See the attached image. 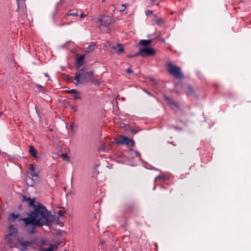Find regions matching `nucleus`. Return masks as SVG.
Instances as JSON below:
<instances>
[{"label":"nucleus","mask_w":251,"mask_h":251,"mask_svg":"<svg viewBox=\"0 0 251 251\" xmlns=\"http://www.w3.org/2000/svg\"><path fill=\"white\" fill-rule=\"evenodd\" d=\"M31 207L33 210L27 213V217L19 219L24 222V229L29 235L36 232L35 227L52 225L55 218V216L51 215L46 207L39 202L36 201Z\"/></svg>","instance_id":"obj_1"},{"label":"nucleus","mask_w":251,"mask_h":251,"mask_svg":"<svg viewBox=\"0 0 251 251\" xmlns=\"http://www.w3.org/2000/svg\"><path fill=\"white\" fill-rule=\"evenodd\" d=\"M94 73L92 71L86 68H83L78 71V73L76 74L74 78V80L76 81L74 82L75 85L78 84H84L88 82L89 81L93 79Z\"/></svg>","instance_id":"obj_2"},{"label":"nucleus","mask_w":251,"mask_h":251,"mask_svg":"<svg viewBox=\"0 0 251 251\" xmlns=\"http://www.w3.org/2000/svg\"><path fill=\"white\" fill-rule=\"evenodd\" d=\"M139 211V208L135 201L126 203L124 205L123 213L125 217H130Z\"/></svg>","instance_id":"obj_3"},{"label":"nucleus","mask_w":251,"mask_h":251,"mask_svg":"<svg viewBox=\"0 0 251 251\" xmlns=\"http://www.w3.org/2000/svg\"><path fill=\"white\" fill-rule=\"evenodd\" d=\"M168 72L176 78L183 79L184 77L180 67L173 64L171 62L168 63Z\"/></svg>","instance_id":"obj_4"},{"label":"nucleus","mask_w":251,"mask_h":251,"mask_svg":"<svg viewBox=\"0 0 251 251\" xmlns=\"http://www.w3.org/2000/svg\"><path fill=\"white\" fill-rule=\"evenodd\" d=\"M139 56H151L155 54V50L151 48H144L140 49L138 51Z\"/></svg>","instance_id":"obj_5"},{"label":"nucleus","mask_w":251,"mask_h":251,"mask_svg":"<svg viewBox=\"0 0 251 251\" xmlns=\"http://www.w3.org/2000/svg\"><path fill=\"white\" fill-rule=\"evenodd\" d=\"M131 139L124 135H121L119 139L115 140V143L117 145H128L130 144Z\"/></svg>","instance_id":"obj_6"},{"label":"nucleus","mask_w":251,"mask_h":251,"mask_svg":"<svg viewBox=\"0 0 251 251\" xmlns=\"http://www.w3.org/2000/svg\"><path fill=\"white\" fill-rule=\"evenodd\" d=\"M9 233L6 235V237L9 239V241L11 242L12 239L9 238V236H13L15 237L17 234V230L14 227V226L13 225H10L9 226Z\"/></svg>","instance_id":"obj_7"},{"label":"nucleus","mask_w":251,"mask_h":251,"mask_svg":"<svg viewBox=\"0 0 251 251\" xmlns=\"http://www.w3.org/2000/svg\"><path fill=\"white\" fill-rule=\"evenodd\" d=\"M114 22V20L110 17L104 16L103 23L100 25L101 26L108 27Z\"/></svg>","instance_id":"obj_8"},{"label":"nucleus","mask_w":251,"mask_h":251,"mask_svg":"<svg viewBox=\"0 0 251 251\" xmlns=\"http://www.w3.org/2000/svg\"><path fill=\"white\" fill-rule=\"evenodd\" d=\"M186 89L187 90L185 91V93L188 97L193 96L196 98H198V95L195 93V91L191 85H188Z\"/></svg>","instance_id":"obj_9"},{"label":"nucleus","mask_w":251,"mask_h":251,"mask_svg":"<svg viewBox=\"0 0 251 251\" xmlns=\"http://www.w3.org/2000/svg\"><path fill=\"white\" fill-rule=\"evenodd\" d=\"M22 201L23 202H27L29 206L30 207H31L33 206V205L36 202V201H35V199H30V197H27L25 195H22Z\"/></svg>","instance_id":"obj_10"},{"label":"nucleus","mask_w":251,"mask_h":251,"mask_svg":"<svg viewBox=\"0 0 251 251\" xmlns=\"http://www.w3.org/2000/svg\"><path fill=\"white\" fill-rule=\"evenodd\" d=\"M85 54L80 55L76 58V69H78L81 66H82L84 63V58Z\"/></svg>","instance_id":"obj_11"},{"label":"nucleus","mask_w":251,"mask_h":251,"mask_svg":"<svg viewBox=\"0 0 251 251\" xmlns=\"http://www.w3.org/2000/svg\"><path fill=\"white\" fill-rule=\"evenodd\" d=\"M19 243L21 246V248H20V250L22 251H25L27 250V247L31 245L32 242L28 241L24 242L19 241Z\"/></svg>","instance_id":"obj_12"},{"label":"nucleus","mask_w":251,"mask_h":251,"mask_svg":"<svg viewBox=\"0 0 251 251\" xmlns=\"http://www.w3.org/2000/svg\"><path fill=\"white\" fill-rule=\"evenodd\" d=\"M164 99L167 100L168 103L170 105H173L174 107H175L177 109L180 108V107L178 103L174 101L173 100L170 99V98L166 95H164Z\"/></svg>","instance_id":"obj_13"},{"label":"nucleus","mask_w":251,"mask_h":251,"mask_svg":"<svg viewBox=\"0 0 251 251\" xmlns=\"http://www.w3.org/2000/svg\"><path fill=\"white\" fill-rule=\"evenodd\" d=\"M25 181L28 186H33L35 183L36 180H34L32 177L26 176L25 178Z\"/></svg>","instance_id":"obj_14"},{"label":"nucleus","mask_w":251,"mask_h":251,"mask_svg":"<svg viewBox=\"0 0 251 251\" xmlns=\"http://www.w3.org/2000/svg\"><path fill=\"white\" fill-rule=\"evenodd\" d=\"M17 219H18L19 221V219H22V218H20V215L19 214H15L14 212L11 213L9 217H8V221H12L14 222Z\"/></svg>","instance_id":"obj_15"},{"label":"nucleus","mask_w":251,"mask_h":251,"mask_svg":"<svg viewBox=\"0 0 251 251\" xmlns=\"http://www.w3.org/2000/svg\"><path fill=\"white\" fill-rule=\"evenodd\" d=\"M118 47L119 48L117 50L116 52L118 55H120L124 51V48L122 47V44L118 43L116 46L113 47L112 49L114 50H116Z\"/></svg>","instance_id":"obj_16"},{"label":"nucleus","mask_w":251,"mask_h":251,"mask_svg":"<svg viewBox=\"0 0 251 251\" xmlns=\"http://www.w3.org/2000/svg\"><path fill=\"white\" fill-rule=\"evenodd\" d=\"M151 40H141L139 42V44L140 45L143 46L145 47V48H148L150 45V44L151 43Z\"/></svg>","instance_id":"obj_17"},{"label":"nucleus","mask_w":251,"mask_h":251,"mask_svg":"<svg viewBox=\"0 0 251 251\" xmlns=\"http://www.w3.org/2000/svg\"><path fill=\"white\" fill-rule=\"evenodd\" d=\"M129 151L131 152H133V153H131V154H130V155L132 158L139 157L140 159L142 160L140 153L138 151H135L132 148L129 149Z\"/></svg>","instance_id":"obj_18"},{"label":"nucleus","mask_w":251,"mask_h":251,"mask_svg":"<svg viewBox=\"0 0 251 251\" xmlns=\"http://www.w3.org/2000/svg\"><path fill=\"white\" fill-rule=\"evenodd\" d=\"M29 150L28 151L29 153L33 157L37 158V151L33 146H29Z\"/></svg>","instance_id":"obj_19"},{"label":"nucleus","mask_w":251,"mask_h":251,"mask_svg":"<svg viewBox=\"0 0 251 251\" xmlns=\"http://www.w3.org/2000/svg\"><path fill=\"white\" fill-rule=\"evenodd\" d=\"M96 45V43H93V42L91 44V45L88 46V47H87L86 50L85 51L84 54H86V53H89L92 52L95 50L94 47Z\"/></svg>","instance_id":"obj_20"},{"label":"nucleus","mask_w":251,"mask_h":251,"mask_svg":"<svg viewBox=\"0 0 251 251\" xmlns=\"http://www.w3.org/2000/svg\"><path fill=\"white\" fill-rule=\"evenodd\" d=\"M55 247L54 244H50L49 248H40L38 251H53Z\"/></svg>","instance_id":"obj_21"},{"label":"nucleus","mask_w":251,"mask_h":251,"mask_svg":"<svg viewBox=\"0 0 251 251\" xmlns=\"http://www.w3.org/2000/svg\"><path fill=\"white\" fill-rule=\"evenodd\" d=\"M25 0H17V4L18 5L17 11L20 8L22 7L23 5L25 4Z\"/></svg>","instance_id":"obj_22"},{"label":"nucleus","mask_w":251,"mask_h":251,"mask_svg":"<svg viewBox=\"0 0 251 251\" xmlns=\"http://www.w3.org/2000/svg\"><path fill=\"white\" fill-rule=\"evenodd\" d=\"M73 99L75 100H80L81 99V94L79 91H77L73 95Z\"/></svg>","instance_id":"obj_23"},{"label":"nucleus","mask_w":251,"mask_h":251,"mask_svg":"<svg viewBox=\"0 0 251 251\" xmlns=\"http://www.w3.org/2000/svg\"><path fill=\"white\" fill-rule=\"evenodd\" d=\"M27 174H29L30 176V177H39V175L38 173H36L35 171H31V172H27Z\"/></svg>","instance_id":"obj_24"},{"label":"nucleus","mask_w":251,"mask_h":251,"mask_svg":"<svg viewBox=\"0 0 251 251\" xmlns=\"http://www.w3.org/2000/svg\"><path fill=\"white\" fill-rule=\"evenodd\" d=\"M155 23L158 25H164V22L162 19L157 18L155 21Z\"/></svg>","instance_id":"obj_25"},{"label":"nucleus","mask_w":251,"mask_h":251,"mask_svg":"<svg viewBox=\"0 0 251 251\" xmlns=\"http://www.w3.org/2000/svg\"><path fill=\"white\" fill-rule=\"evenodd\" d=\"M36 87L43 93H45L46 91V89L44 88L43 86L38 83L36 84Z\"/></svg>","instance_id":"obj_26"},{"label":"nucleus","mask_w":251,"mask_h":251,"mask_svg":"<svg viewBox=\"0 0 251 251\" xmlns=\"http://www.w3.org/2000/svg\"><path fill=\"white\" fill-rule=\"evenodd\" d=\"M67 16H78V13L77 12H74L72 11H70L68 14H67Z\"/></svg>","instance_id":"obj_27"},{"label":"nucleus","mask_w":251,"mask_h":251,"mask_svg":"<svg viewBox=\"0 0 251 251\" xmlns=\"http://www.w3.org/2000/svg\"><path fill=\"white\" fill-rule=\"evenodd\" d=\"M138 54V52H137V53H135V54H128L127 55V57L128 58H133V57H137V56H139Z\"/></svg>","instance_id":"obj_28"},{"label":"nucleus","mask_w":251,"mask_h":251,"mask_svg":"<svg viewBox=\"0 0 251 251\" xmlns=\"http://www.w3.org/2000/svg\"><path fill=\"white\" fill-rule=\"evenodd\" d=\"M130 131H131L133 135H135L137 132V131H136L134 129L130 127V126H128V130Z\"/></svg>","instance_id":"obj_29"},{"label":"nucleus","mask_w":251,"mask_h":251,"mask_svg":"<svg viewBox=\"0 0 251 251\" xmlns=\"http://www.w3.org/2000/svg\"><path fill=\"white\" fill-rule=\"evenodd\" d=\"M120 126H121V127H122L123 128H125L126 130H128V126H129L126 125V124H125L124 123H122L120 125Z\"/></svg>","instance_id":"obj_30"},{"label":"nucleus","mask_w":251,"mask_h":251,"mask_svg":"<svg viewBox=\"0 0 251 251\" xmlns=\"http://www.w3.org/2000/svg\"><path fill=\"white\" fill-rule=\"evenodd\" d=\"M70 128L71 129V130L73 131H76V127L74 126V123H72L70 124Z\"/></svg>","instance_id":"obj_31"},{"label":"nucleus","mask_w":251,"mask_h":251,"mask_svg":"<svg viewBox=\"0 0 251 251\" xmlns=\"http://www.w3.org/2000/svg\"><path fill=\"white\" fill-rule=\"evenodd\" d=\"M77 91H76L75 89H73L70 90H68L66 91V93H72V94H75Z\"/></svg>","instance_id":"obj_32"},{"label":"nucleus","mask_w":251,"mask_h":251,"mask_svg":"<svg viewBox=\"0 0 251 251\" xmlns=\"http://www.w3.org/2000/svg\"><path fill=\"white\" fill-rule=\"evenodd\" d=\"M29 172L35 171L34 164H30L29 165Z\"/></svg>","instance_id":"obj_33"},{"label":"nucleus","mask_w":251,"mask_h":251,"mask_svg":"<svg viewBox=\"0 0 251 251\" xmlns=\"http://www.w3.org/2000/svg\"><path fill=\"white\" fill-rule=\"evenodd\" d=\"M69 107L71 110H73L75 112H76L77 111V109L75 106L70 105Z\"/></svg>","instance_id":"obj_34"},{"label":"nucleus","mask_w":251,"mask_h":251,"mask_svg":"<svg viewBox=\"0 0 251 251\" xmlns=\"http://www.w3.org/2000/svg\"><path fill=\"white\" fill-rule=\"evenodd\" d=\"M165 178V176L164 175H158L155 177V180L163 179Z\"/></svg>","instance_id":"obj_35"},{"label":"nucleus","mask_w":251,"mask_h":251,"mask_svg":"<svg viewBox=\"0 0 251 251\" xmlns=\"http://www.w3.org/2000/svg\"><path fill=\"white\" fill-rule=\"evenodd\" d=\"M126 73L128 74H130L133 73V71L130 68H128L126 71Z\"/></svg>","instance_id":"obj_36"},{"label":"nucleus","mask_w":251,"mask_h":251,"mask_svg":"<svg viewBox=\"0 0 251 251\" xmlns=\"http://www.w3.org/2000/svg\"><path fill=\"white\" fill-rule=\"evenodd\" d=\"M145 13H146V15L147 16H149V15L152 14L153 11H146Z\"/></svg>","instance_id":"obj_37"},{"label":"nucleus","mask_w":251,"mask_h":251,"mask_svg":"<svg viewBox=\"0 0 251 251\" xmlns=\"http://www.w3.org/2000/svg\"><path fill=\"white\" fill-rule=\"evenodd\" d=\"M57 213L59 216L64 217V215H63V212L62 210H58Z\"/></svg>","instance_id":"obj_38"},{"label":"nucleus","mask_w":251,"mask_h":251,"mask_svg":"<svg viewBox=\"0 0 251 251\" xmlns=\"http://www.w3.org/2000/svg\"><path fill=\"white\" fill-rule=\"evenodd\" d=\"M66 78H67V79L68 80H69V81H71V82H73V80H74V79H72L73 78L70 77L69 76V75H66Z\"/></svg>","instance_id":"obj_39"},{"label":"nucleus","mask_w":251,"mask_h":251,"mask_svg":"<svg viewBox=\"0 0 251 251\" xmlns=\"http://www.w3.org/2000/svg\"><path fill=\"white\" fill-rule=\"evenodd\" d=\"M130 145L131 147H133L135 146V142L133 139H131V141H130Z\"/></svg>","instance_id":"obj_40"},{"label":"nucleus","mask_w":251,"mask_h":251,"mask_svg":"<svg viewBox=\"0 0 251 251\" xmlns=\"http://www.w3.org/2000/svg\"><path fill=\"white\" fill-rule=\"evenodd\" d=\"M103 17L101 18H99L98 19V22L100 23V25H101L103 23Z\"/></svg>","instance_id":"obj_41"},{"label":"nucleus","mask_w":251,"mask_h":251,"mask_svg":"<svg viewBox=\"0 0 251 251\" xmlns=\"http://www.w3.org/2000/svg\"><path fill=\"white\" fill-rule=\"evenodd\" d=\"M122 7H123V9H121L120 11L123 12L124 11H125L126 8V4H123L122 5Z\"/></svg>","instance_id":"obj_42"},{"label":"nucleus","mask_w":251,"mask_h":251,"mask_svg":"<svg viewBox=\"0 0 251 251\" xmlns=\"http://www.w3.org/2000/svg\"><path fill=\"white\" fill-rule=\"evenodd\" d=\"M35 109H36V113H37V114H38V117H40V111L38 110V109L36 107H35Z\"/></svg>","instance_id":"obj_43"},{"label":"nucleus","mask_w":251,"mask_h":251,"mask_svg":"<svg viewBox=\"0 0 251 251\" xmlns=\"http://www.w3.org/2000/svg\"><path fill=\"white\" fill-rule=\"evenodd\" d=\"M62 156H63V157H64V158H69V156H68V155H67V154H66V153H63V154H62Z\"/></svg>","instance_id":"obj_44"},{"label":"nucleus","mask_w":251,"mask_h":251,"mask_svg":"<svg viewBox=\"0 0 251 251\" xmlns=\"http://www.w3.org/2000/svg\"><path fill=\"white\" fill-rule=\"evenodd\" d=\"M86 16V15H84V14L81 13L80 15V18H83V17H85Z\"/></svg>","instance_id":"obj_45"},{"label":"nucleus","mask_w":251,"mask_h":251,"mask_svg":"<svg viewBox=\"0 0 251 251\" xmlns=\"http://www.w3.org/2000/svg\"><path fill=\"white\" fill-rule=\"evenodd\" d=\"M44 75H45V76L46 77H50V75H49V74H48V73H45V74H44Z\"/></svg>","instance_id":"obj_46"},{"label":"nucleus","mask_w":251,"mask_h":251,"mask_svg":"<svg viewBox=\"0 0 251 251\" xmlns=\"http://www.w3.org/2000/svg\"><path fill=\"white\" fill-rule=\"evenodd\" d=\"M151 169L153 170H156V171H158L159 170H158L157 169L155 168L154 167H152Z\"/></svg>","instance_id":"obj_47"},{"label":"nucleus","mask_w":251,"mask_h":251,"mask_svg":"<svg viewBox=\"0 0 251 251\" xmlns=\"http://www.w3.org/2000/svg\"><path fill=\"white\" fill-rule=\"evenodd\" d=\"M145 92H146V93L147 94H148V95H151V93H150V92H148V91H145Z\"/></svg>","instance_id":"obj_48"},{"label":"nucleus","mask_w":251,"mask_h":251,"mask_svg":"<svg viewBox=\"0 0 251 251\" xmlns=\"http://www.w3.org/2000/svg\"><path fill=\"white\" fill-rule=\"evenodd\" d=\"M168 143L169 144H172L173 146H175L176 145V144H174L173 142H168Z\"/></svg>","instance_id":"obj_49"},{"label":"nucleus","mask_w":251,"mask_h":251,"mask_svg":"<svg viewBox=\"0 0 251 251\" xmlns=\"http://www.w3.org/2000/svg\"><path fill=\"white\" fill-rule=\"evenodd\" d=\"M156 0H151V2H154L156 1Z\"/></svg>","instance_id":"obj_50"},{"label":"nucleus","mask_w":251,"mask_h":251,"mask_svg":"<svg viewBox=\"0 0 251 251\" xmlns=\"http://www.w3.org/2000/svg\"><path fill=\"white\" fill-rule=\"evenodd\" d=\"M66 24H60V25H59V26H62V25H66Z\"/></svg>","instance_id":"obj_51"},{"label":"nucleus","mask_w":251,"mask_h":251,"mask_svg":"<svg viewBox=\"0 0 251 251\" xmlns=\"http://www.w3.org/2000/svg\"><path fill=\"white\" fill-rule=\"evenodd\" d=\"M44 243H45V241H44V240H42V243L43 244H44Z\"/></svg>","instance_id":"obj_52"},{"label":"nucleus","mask_w":251,"mask_h":251,"mask_svg":"<svg viewBox=\"0 0 251 251\" xmlns=\"http://www.w3.org/2000/svg\"><path fill=\"white\" fill-rule=\"evenodd\" d=\"M19 209H22V205H20L19 206Z\"/></svg>","instance_id":"obj_53"},{"label":"nucleus","mask_w":251,"mask_h":251,"mask_svg":"<svg viewBox=\"0 0 251 251\" xmlns=\"http://www.w3.org/2000/svg\"><path fill=\"white\" fill-rule=\"evenodd\" d=\"M148 38H150V37H151V36H150V35H148Z\"/></svg>","instance_id":"obj_54"},{"label":"nucleus","mask_w":251,"mask_h":251,"mask_svg":"<svg viewBox=\"0 0 251 251\" xmlns=\"http://www.w3.org/2000/svg\"><path fill=\"white\" fill-rule=\"evenodd\" d=\"M1 114H2V113H1V112H0V117L1 116Z\"/></svg>","instance_id":"obj_55"},{"label":"nucleus","mask_w":251,"mask_h":251,"mask_svg":"<svg viewBox=\"0 0 251 251\" xmlns=\"http://www.w3.org/2000/svg\"><path fill=\"white\" fill-rule=\"evenodd\" d=\"M101 244H104V242H101Z\"/></svg>","instance_id":"obj_56"},{"label":"nucleus","mask_w":251,"mask_h":251,"mask_svg":"<svg viewBox=\"0 0 251 251\" xmlns=\"http://www.w3.org/2000/svg\"><path fill=\"white\" fill-rule=\"evenodd\" d=\"M58 245H60V243L58 242Z\"/></svg>","instance_id":"obj_57"}]
</instances>
